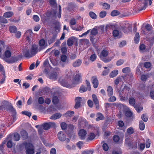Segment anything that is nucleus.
Segmentation results:
<instances>
[{
	"mask_svg": "<svg viewBox=\"0 0 154 154\" xmlns=\"http://www.w3.org/2000/svg\"><path fill=\"white\" fill-rule=\"evenodd\" d=\"M108 54V52L106 50H103L102 51L100 55V59L104 62L107 63L111 61L112 59L114 56L115 54H112L111 56L106 58Z\"/></svg>",
	"mask_w": 154,
	"mask_h": 154,
	"instance_id": "nucleus-1",
	"label": "nucleus"
},
{
	"mask_svg": "<svg viewBox=\"0 0 154 154\" xmlns=\"http://www.w3.org/2000/svg\"><path fill=\"white\" fill-rule=\"evenodd\" d=\"M130 91V89L129 87L125 86L122 91L119 92V96L120 100L123 101L127 100Z\"/></svg>",
	"mask_w": 154,
	"mask_h": 154,
	"instance_id": "nucleus-2",
	"label": "nucleus"
},
{
	"mask_svg": "<svg viewBox=\"0 0 154 154\" xmlns=\"http://www.w3.org/2000/svg\"><path fill=\"white\" fill-rule=\"evenodd\" d=\"M25 147L26 154H33L34 153V149L33 145L30 143L25 142L23 143Z\"/></svg>",
	"mask_w": 154,
	"mask_h": 154,
	"instance_id": "nucleus-3",
	"label": "nucleus"
},
{
	"mask_svg": "<svg viewBox=\"0 0 154 154\" xmlns=\"http://www.w3.org/2000/svg\"><path fill=\"white\" fill-rule=\"evenodd\" d=\"M87 134L86 131L84 129L80 130L79 132V137L81 139L84 140Z\"/></svg>",
	"mask_w": 154,
	"mask_h": 154,
	"instance_id": "nucleus-4",
	"label": "nucleus"
},
{
	"mask_svg": "<svg viewBox=\"0 0 154 154\" xmlns=\"http://www.w3.org/2000/svg\"><path fill=\"white\" fill-rule=\"evenodd\" d=\"M37 46L35 44L32 45L30 48V53L32 56L35 54L37 52Z\"/></svg>",
	"mask_w": 154,
	"mask_h": 154,
	"instance_id": "nucleus-5",
	"label": "nucleus"
},
{
	"mask_svg": "<svg viewBox=\"0 0 154 154\" xmlns=\"http://www.w3.org/2000/svg\"><path fill=\"white\" fill-rule=\"evenodd\" d=\"M91 81L94 88H97L98 85V81L96 76H93L91 78Z\"/></svg>",
	"mask_w": 154,
	"mask_h": 154,
	"instance_id": "nucleus-6",
	"label": "nucleus"
},
{
	"mask_svg": "<svg viewBox=\"0 0 154 154\" xmlns=\"http://www.w3.org/2000/svg\"><path fill=\"white\" fill-rule=\"evenodd\" d=\"M12 50V48L11 47L7 46L5 52V56L7 57H10L11 55Z\"/></svg>",
	"mask_w": 154,
	"mask_h": 154,
	"instance_id": "nucleus-7",
	"label": "nucleus"
},
{
	"mask_svg": "<svg viewBox=\"0 0 154 154\" xmlns=\"http://www.w3.org/2000/svg\"><path fill=\"white\" fill-rule=\"evenodd\" d=\"M23 54L26 57H32L31 53H30L29 49L27 47L23 49Z\"/></svg>",
	"mask_w": 154,
	"mask_h": 154,
	"instance_id": "nucleus-8",
	"label": "nucleus"
},
{
	"mask_svg": "<svg viewBox=\"0 0 154 154\" xmlns=\"http://www.w3.org/2000/svg\"><path fill=\"white\" fill-rule=\"evenodd\" d=\"M39 45L40 47L44 49L48 46V45L45 40L43 39H41L39 42Z\"/></svg>",
	"mask_w": 154,
	"mask_h": 154,
	"instance_id": "nucleus-9",
	"label": "nucleus"
},
{
	"mask_svg": "<svg viewBox=\"0 0 154 154\" xmlns=\"http://www.w3.org/2000/svg\"><path fill=\"white\" fill-rule=\"evenodd\" d=\"M55 124L53 122H49V123H45L42 125L43 128L45 130H47L49 129L51 126H54Z\"/></svg>",
	"mask_w": 154,
	"mask_h": 154,
	"instance_id": "nucleus-10",
	"label": "nucleus"
},
{
	"mask_svg": "<svg viewBox=\"0 0 154 154\" xmlns=\"http://www.w3.org/2000/svg\"><path fill=\"white\" fill-rule=\"evenodd\" d=\"M57 136L59 139L61 141H64L66 139V136L63 132L60 131L58 133Z\"/></svg>",
	"mask_w": 154,
	"mask_h": 154,
	"instance_id": "nucleus-11",
	"label": "nucleus"
},
{
	"mask_svg": "<svg viewBox=\"0 0 154 154\" xmlns=\"http://www.w3.org/2000/svg\"><path fill=\"white\" fill-rule=\"evenodd\" d=\"M93 100L95 105L97 109H99V105L98 99H97V96L95 94H93L92 95Z\"/></svg>",
	"mask_w": 154,
	"mask_h": 154,
	"instance_id": "nucleus-12",
	"label": "nucleus"
},
{
	"mask_svg": "<svg viewBox=\"0 0 154 154\" xmlns=\"http://www.w3.org/2000/svg\"><path fill=\"white\" fill-rule=\"evenodd\" d=\"M82 98L80 97H78L75 98V108L77 109L80 106V103L82 101Z\"/></svg>",
	"mask_w": 154,
	"mask_h": 154,
	"instance_id": "nucleus-13",
	"label": "nucleus"
},
{
	"mask_svg": "<svg viewBox=\"0 0 154 154\" xmlns=\"http://www.w3.org/2000/svg\"><path fill=\"white\" fill-rule=\"evenodd\" d=\"M32 34V32L31 30H28L25 33V35L26 37L27 40L29 41L30 40V38Z\"/></svg>",
	"mask_w": 154,
	"mask_h": 154,
	"instance_id": "nucleus-14",
	"label": "nucleus"
},
{
	"mask_svg": "<svg viewBox=\"0 0 154 154\" xmlns=\"http://www.w3.org/2000/svg\"><path fill=\"white\" fill-rule=\"evenodd\" d=\"M62 115L60 113H57L53 115L50 117V119H57L60 118Z\"/></svg>",
	"mask_w": 154,
	"mask_h": 154,
	"instance_id": "nucleus-15",
	"label": "nucleus"
},
{
	"mask_svg": "<svg viewBox=\"0 0 154 154\" xmlns=\"http://www.w3.org/2000/svg\"><path fill=\"white\" fill-rule=\"evenodd\" d=\"M124 79V77H119L114 81V82L116 85H117L120 82L123 83V80Z\"/></svg>",
	"mask_w": 154,
	"mask_h": 154,
	"instance_id": "nucleus-16",
	"label": "nucleus"
},
{
	"mask_svg": "<svg viewBox=\"0 0 154 154\" xmlns=\"http://www.w3.org/2000/svg\"><path fill=\"white\" fill-rule=\"evenodd\" d=\"M123 137H121L120 138L117 135L114 136L113 137V140L115 142L122 141L123 140Z\"/></svg>",
	"mask_w": 154,
	"mask_h": 154,
	"instance_id": "nucleus-17",
	"label": "nucleus"
},
{
	"mask_svg": "<svg viewBox=\"0 0 154 154\" xmlns=\"http://www.w3.org/2000/svg\"><path fill=\"white\" fill-rule=\"evenodd\" d=\"M98 27L95 26L92 29H90L91 33V35H96L98 33Z\"/></svg>",
	"mask_w": 154,
	"mask_h": 154,
	"instance_id": "nucleus-18",
	"label": "nucleus"
},
{
	"mask_svg": "<svg viewBox=\"0 0 154 154\" xmlns=\"http://www.w3.org/2000/svg\"><path fill=\"white\" fill-rule=\"evenodd\" d=\"M13 14L12 11H8L4 13L3 17L5 18H10L12 17Z\"/></svg>",
	"mask_w": 154,
	"mask_h": 154,
	"instance_id": "nucleus-19",
	"label": "nucleus"
},
{
	"mask_svg": "<svg viewBox=\"0 0 154 154\" xmlns=\"http://www.w3.org/2000/svg\"><path fill=\"white\" fill-rule=\"evenodd\" d=\"M95 137V135L93 133H91L88 136L86 141H88L94 139Z\"/></svg>",
	"mask_w": 154,
	"mask_h": 154,
	"instance_id": "nucleus-20",
	"label": "nucleus"
},
{
	"mask_svg": "<svg viewBox=\"0 0 154 154\" xmlns=\"http://www.w3.org/2000/svg\"><path fill=\"white\" fill-rule=\"evenodd\" d=\"M126 111L125 112V115L128 117H131L132 116V113L130 110L129 109L128 107L126 108Z\"/></svg>",
	"mask_w": 154,
	"mask_h": 154,
	"instance_id": "nucleus-21",
	"label": "nucleus"
},
{
	"mask_svg": "<svg viewBox=\"0 0 154 154\" xmlns=\"http://www.w3.org/2000/svg\"><path fill=\"white\" fill-rule=\"evenodd\" d=\"M107 93L108 95L110 96L112 95L113 94V90L112 87L109 86L107 88Z\"/></svg>",
	"mask_w": 154,
	"mask_h": 154,
	"instance_id": "nucleus-22",
	"label": "nucleus"
},
{
	"mask_svg": "<svg viewBox=\"0 0 154 154\" xmlns=\"http://www.w3.org/2000/svg\"><path fill=\"white\" fill-rule=\"evenodd\" d=\"M118 73V71L117 70H115L110 72L109 76L111 78H113L117 75Z\"/></svg>",
	"mask_w": 154,
	"mask_h": 154,
	"instance_id": "nucleus-23",
	"label": "nucleus"
},
{
	"mask_svg": "<svg viewBox=\"0 0 154 154\" xmlns=\"http://www.w3.org/2000/svg\"><path fill=\"white\" fill-rule=\"evenodd\" d=\"M81 77L82 75L81 74H77L74 78V79L76 82H79L81 80Z\"/></svg>",
	"mask_w": 154,
	"mask_h": 154,
	"instance_id": "nucleus-24",
	"label": "nucleus"
},
{
	"mask_svg": "<svg viewBox=\"0 0 154 154\" xmlns=\"http://www.w3.org/2000/svg\"><path fill=\"white\" fill-rule=\"evenodd\" d=\"M17 58L16 57H12L9 60L7 61V62L9 63H13L17 61Z\"/></svg>",
	"mask_w": 154,
	"mask_h": 154,
	"instance_id": "nucleus-25",
	"label": "nucleus"
},
{
	"mask_svg": "<svg viewBox=\"0 0 154 154\" xmlns=\"http://www.w3.org/2000/svg\"><path fill=\"white\" fill-rule=\"evenodd\" d=\"M81 60H78L73 63V66L74 67H78L81 65Z\"/></svg>",
	"mask_w": 154,
	"mask_h": 154,
	"instance_id": "nucleus-26",
	"label": "nucleus"
},
{
	"mask_svg": "<svg viewBox=\"0 0 154 154\" xmlns=\"http://www.w3.org/2000/svg\"><path fill=\"white\" fill-rule=\"evenodd\" d=\"M74 112L73 111H69L64 114L65 116L68 117L72 116L74 114Z\"/></svg>",
	"mask_w": 154,
	"mask_h": 154,
	"instance_id": "nucleus-27",
	"label": "nucleus"
},
{
	"mask_svg": "<svg viewBox=\"0 0 154 154\" xmlns=\"http://www.w3.org/2000/svg\"><path fill=\"white\" fill-rule=\"evenodd\" d=\"M21 134L22 137L24 139H26L28 137V134L27 132L24 130H23L21 131Z\"/></svg>",
	"mask_w": 154,
	"mask_h": 154,
	"instance_id": "nucleus-28",
	"label": "nucleus"
},
{
	"mask_svg": "<svg viewBox=\"0 0 154 154\" xmlns=\"http://www.w3.org/2000/svg\"><path fill=\"white\" fill-rule=\"evenodd\" d=\"M140 40V35L138 33L136 32L134 38V41L136 43H138Z\"/></svg>",
	"mask_w": 154,
	"mask_h": 154,
	"instance_id": "nucleus-29",
	"label": "nucleus"
},
{
	"mask_svg": "<svg viewBox=\"0 0 154 154\" xmlns=\"http://www.w3.org/2000/svg\"><path fill=\"white\" fill-rule=\"evenodd\" d=\"M134 108L138 112H140L143 109V107L141 106L137 105H135L134 106Z\"/></svg>",
	"mask_w": 154,
	"mask_h": 154,
	"instance_id": "nucleus-30",
	"label": "nucleus"
},
{
	"mask_svg": "<svg viewBox=\"0 0 154 154\" xmlns=\"http://www.w3.org/2000/svg\"><path fill=\"white\" fill-rule=\"evenodd\" d=\"M139 126L140 130H143L145 127L144 123L142 121H140L139 122Z\"/></svg>",
	"mask_w": 154,
	"mask_h": 154,
	"instance_id": "nucleus-31",
	"label": "nucleus"
},
{
	"mask_svg": "<svg viewBox=\"0 0 154 154\" xmlns=\"http://www.w3.org/2000/svg\"><path fill=\"white\" fill-rule=\"evenodd\" d=\"M7 110H8L10 112H12L13 114H16V111L14 109L12 106L11 105H10L8 108V109Z\"/></svg>",
	"mask_w": 154,
	"mask_h": 154,
	"instance_id": "nucleus-32",
	"label": "nucleus"
},
{
	"mask_svg": "<svg viewBox=\"0 0 154 154\" xmlns=\"http://www.w3.org/2000/svg\"><path fill=\"white\" fill-rule=\"evenodd\" d=\"M129 104L132 106H134L135 105V99L133 97H131L129 99Z\"/></svg>",
	"mask_w": 154,
	"mask_h": 154,
	"instance_id": "nucleus-33",
	"label": "nucleus"
},
{
	"mask_svg": "<svg viewBox=\"0 0 154 154\" xmlns=\"http://www.w3.org/2000/svg\"><path fill=\"white\" fill-rule=\"evenodd\" d=\"M20 138V135L17 133H16L14 134L13 139L16 141H18Z\"/></svg>",
	"mask_w": 154,
	"mask_h": 154,
	"instance_id": "nucleus-34",
	"label": "nucleus"
},
{
	"mask_svg": "<svg viewBox=\"0 0 154 154\" xmlns=\"http://www.w3.org/2000/svg\"><path fill=\"white\" fill-rule=\"evenodd\" d=\"M127 132L129 134H132L134 132V129L132 127H130L127 129Z\"/></svg>",
	"mask_w": 154,
	"mask_h": 154,
	"instance_id": "nucleus-35",
	"label": "nucleus"
},
{
	"mask_svg": "<svg viewBox=\"0 0 154 154\" xmlns=\"http://www.w3.org/2000/svg\"><path fill=\"white\" fill-rule=\"evenodd\" d=\"M9 30L11 33H15L17 31V28L14 26H11L9 28Z\"/></svg>",
	"mask_w": 154,
	"mask_h": 154,
	"instance_id": "nucleus-36",
	"label": "nucleus"
},
{
	"mask_svg": "<svg viewBox=\"0 0 154 154\" xmlns=\"http://www.w3.org/2000/svg\"><path fill=\"white\" fill-rule=\"evenodd\" d=\"M89 15L91 18L93 19H96L97 18V16L96 14L93 12L91 11L89 12Z\"/></svg>",
	"mask_w": 154,
	"mask_h": 154,
	"instance_id": "nucleus-37",
	"label": "nucleus"
},
{
	"mask_svg": "<svg viewBox=\"0 0 154 154\" xmlns=\"http://www.w3.org/2000/svg\"><path fill=\"white\" fill-rule=\"evenodd\" d=\"M57 77V75L56 73H52L49 75V78L54 80L56 79Z\"/></svg>",
	"mask_w": 154,
	"mask_h": 154,
	"instance_id": "nucleus-38",
	"label": "nucleus"
},
{
	"mask_svg": "<svg viewBox=\"0 0 154 154\" xmlns=\"http://www.w3.org/2000/svg\"><path fill=\"white\" fill-rule=\"evenodd\" d=\"M104 119L103 116L101 113H98L97 114V117L96 119L97 121H99L100 120H103Z\"/></svg>",
	"mask_w": 154,
	"mask_h": 154,
	"instance_id": "nucleus-39",
	"label": "nucleus"
},
{
	"mask_svg": "<svg viewBox=\"0 0 154 154\" xmlns=\"http://www.w3.org/2000/svg\"><path fill=\"white\" fill-rule=\"evenodd\" d=\"M38 103L39 104H43L44 102V100L43 97H39L38 98Z\"/></svg>",
	"mask_w": 154,
	"mask_h": 154,
	"instance_id": "nucleus-40",
	"label": "nucleus"
},
{
	"mask_svg": "<svg viewBox=\"0 0 154 154\" xmlns=\"http://www.w3.org/2000/svg\"><path fill=\"white\" fill-rule=\"evenodd\" d=\"M97 56L95 54H93L91 55L90 57V60L92 62L94 61L97 58Z\"/></svg>",
	"mask_w": 154,
	"mask_h": 154,
	"instance_id": "nucleus-41",
	"label": "nucleus"
},
{
	"mask_svg": "<svg viewBox=\"0 0 154 154\" xmlns=\"http://www.w3.org/2000/svg\"><path fill=\"white\" fill-rule=\"evenodd\" d=\"M106 14V12L105 11H101L99 14L100 17L101 18H103L105 17Z\"/></svg>",
	"mask_w": 154,
	"mask_h": 154,
	"instance_id": "nucleus-42",
	"label": "nucleus"
},
{
	"mask_svg": "<svg viewBox=\"0 0 154 154\" xmlns=\"http://www.w3.org/2000/svg\"><path fill=\"white\" fill-rule=\"evenodd\" d=\"M59 101L58 97L56 96H54L53 98L52 102L54 104H57Z\"/></svg>",
	"mask_w": 154,
	"mask_h": 154,
	"instance_id": "nucleus-43",
	"label": "nucleus"
},
{
	"mask_svg": "<svg viewBox=\"0 0 154 154\" xmlns=\"http://www.w3.org/2000/svg\"><path fill=\"white\" fill-rule=\"evenodd\" d=\"M130 72V68L128 67L124 68L122 69V72L125 73H127Z\"/></svg>",
	"mask_w": 154,
	"mask_h": 154,
	"instance_id": "nucleus-44",
	"label": "nucleus"
},
{
	"mask_svg": "<svg viewBox=\"0 0 154 154\" xmlns=\"http://www.w3.org/2000/svg\"><path fill=\"white\" fill-rule=\"evenodd\" d=\"M87 90V88H86L84 86L82 85L80 88L79 91L81 93H83L86 91Z\"/></svg>",
	"mask_w": 154,
	"mask_h": 154,
	"instance_id": "nucleus-45",
	"label": "nucleus"
},
{
	"mask_svg": "<svg viewBox=\"0 0 154 154\" xmlns=\"http://www.w3.org/2000/svg\"><path fill=\"white\" fill-rule=\"evenodd\" d=\"M73 44V39L72 38H69L67 41V45L69 46H72Z\"/></svg>",
	"mask_w": 154,
	"mask_h": 154,
	"instance_id": "nucleus-46",
	"label": "nucleus"
},
{
	"mask_svg": "<svg viewBox=\"0 0 154 154\" xmlns=\"http://www.w3.org/2000/svg\"><path fill=\"white\" fill-rule=\"evenodd\" d=\"M112 34L114 37H118L119 35V32L118 30H115L113 31Z\"/></svg>",
	"mask_w": 154,
	"mask_h": 154,
	"instance_id": "nucleus-47",
	"label": "nucleus"
},
{
	"mask_svg": "<svg viewBox=\"0 0 154 154\" xmlns=\"http://www.w3.org/2000/svg\"><path fill=\"white\" fill-rule=\"evenodd\" d=\"M102 147L103 149L105 151H107L109 149L108 146L106 143H103Z\"/></svg>",
	"mask_w": 154,
	"mask_h": 154,
	"instance_id": "nucleus-48",
	"label": "nucleus"
},
{
	"mask_svg": "<svg viewBox=\"0 0 154 154\" xmlns=\"http://www.w3.org/2000/svg\"><path fill=\"white\" fill-rule=\"evenodd\" d=\"M102 5L103 6V8L104 9H108L110 8L109 5L107 3H103L102 4Z\"/></svg>",
	"mask_w": 154,
	"mask_h": 154,
	"instance_id": "nucleus-49",
	"label": "nucleus"
},
{
	"mask_svg": "<svg viewBox=\"0 0 154 154\" xmlns=\"http://www.w3.org/2000/svg\"><path fill=\"white\" fill-rule=\"evenodd\" d=\"M119 14L118 11L116 10L112 11L111 13V15L112 16H115L118 15Z\"/></svg>",
	"mask_w": 154,
	"mask_h": 154,
	"instance_id": "nucleus-50",
	"label": "nucleus"
},
{
	"mask_svg": "<svg viewBox=\"0 0 154 154\" xmlns=\"http://www.w3.org/2000/svg\"><path fill=\"white\" fill-rule=\"evenodd\" d=\"M0 22L2 23H7L8 21L6 19L2 17H0Z\"/></svg>",
	"mask_w": 154,
	"mask_h": 154,
	"instance_id": "nucleus-51",
	"label": "nucleus"
},
{
	"mask_svg": "<svg viewBox=\"0 0 154 154\" xmlns=\"http://www.w3.org/2000/svg\"><path fill=\"white\" fill-rule=\"evenodd\" d=\"M148 77V75H142L141 79L142 81H145Z\"/></svg>",
	"mask_w": 154,
	"mask_h": 154,
	"instance_id": "nucleus-52",
	"label": "nucleus"
},
{
	"mask_svg": "<svg viewBox=\"0 0 154 154\" xmlns=\"http://www.w3.org/2000/svg\"><path fill=\"white\" fill-rule=\"evenodd\" d=\"M124 62V60L122 59H120L118 60L116 63L117 66H120L122 65Z\"/></svg>",
	"mask_w": 154,
	"mask_h": 154,
	"instance_id": "nucleus-53",
	"label": "nucleus"
},
{
	"mask_svg": "<svg viewBox=\"0 0 154 154\" xmlns=\"http://www.w3.org/2000/svg\"><path fill=\"white\" fill-rule=\"evenodd\" d=\"M140 50V52H143L145 48V45L144 44H141L139 47Z\"/></svg>",
	"mask_w": 154,
	"mask_h": 154,
	"instance_id": "nucleus-54",
	"label": "nucleus"
},
{
	"mask_svg": "<svg viewBox=\"0 0 154 154\" xmlns=\"http://www.w3.org/2000/svg\"><path fill=\"white\" fill-rule=\"evenodd\" d=\"M141 119L144 122H146L147 121L148 118L146 115H145L144 114H143L141 116Z\"/></svg>",
	"mask_w": 154,
	"mask_h": 154,
	"instance_id": "nucleus-55",
	"label": "nucleus"
},
{
	"mask_svg": "<svg viewBox=\"0 0 154 154\" xmlns=\"http://www.w3.org/2000/svg\"><path fill=\"white\" fill-rule=\"evenodd\" d=\"M82 44L86 45V46H88L89 44V41L87 39H84L83 40Z\"/></svg>",
	"mask_w": 154,
	"mask_h": 154,
	"instance_id": "nucleus-56",
	"label": "nucleus"
},
{
	"mask_svg": "<svg viewBox=\"0 0 154 154\" xmlns=\"http://www.w3.org/2000/svg\"><path fill=\"white\" fill-rule=\"evenodd\" d=\"M93 152L92 150H87L83 152L82 154H93Z\"/></svg>",
	"mask_w": 154,
	"mask_h": 154,
	"instance_id": "nucleus-57",
	"label": "nucleus"
},
{
	"mask_svg": "<svg viewBox=\"0 0 154 154\" xmlns=\"http://www.w3.org/2000/svg\"><path fill=\"white\" fill-rule=\"evenodd\" d=\"M147 5V4L146 3H145L143 5V6H141V7L139 8V10L140 11H142L145 9Z\"/></svg>",
	"mask_w": 154,
	"mask_h": 154,
	"instance_id": "nucleus-58",
	"label": "nucleus"
},
{
	"mask_svg": "<svg viewBox=\"0 0 154 154\" xmlns=\"http://www.w3.org/2000/svg\"><path fill=\"white\" fill-rule=\"evenodd\" d=\"M60 60L63 62H65L67 60V57L64 55H62L61 57Z\"/></svg>",
	"mask_w": 154,
	"mask_h": 154,
	"instance_id": "nucleus-59",
	"label": "nucleus"
},
{
	"mask_svg": "<svg viewBox=\"0 0 154 154\" xmlns=\"http://www.w3.org/2000/svg\"><path fill=\"white\" fill-rule=\"evenodd\" d=\"M23 114H24L30 117L31 115V113L27 111H23L22 112Z\"/></svg>",
	"mask_w": 154,
	"mask_h": 154,
	"instance_id": "nucleus-60",
	"label": "nucleus"
},
{
	"mask_svg": "<svg viewBox=\"0 0 154 154\" xmlns=\"http://www.w3.org/2000/svg\"><path fill=\"white\" fill-rule=\"evenodd\" d=\"M109 69L104 70L102 72L101 75L103 76H106L109 73Z\"/></svg>",
	"mask_w": 154,
	"mask_h": 154,
	"instance_id": "nucleus-61",
	"label": "nucleus"
},
{
	"mask_svg": "<svg viewBox=\"0 0 154 154\" xmlns=\"http://www.w3.org/2000/svg\"><path fill=\"white\" fill-rule=\"evenodd\" d=\"M33 19L35 22H38L39 20V18L37 15H34L33 16Z\"/></svg>",
	"mask_w": 154,
	"mask_h": 154,
	"instance_id": "nucleus-62",
	"label": "nucleus"
},
{
	"mask_svg": "<svg viewBox=\"0 0 154 154\" xmlns=\"http://www.w3.org/2000/svg\"><path fill=\"white\" fill-rule=\"evenodd\" d=\"M7 146L8 148H11L13 146V144L12 141L11 140L8 141L7 144Z\"/></svg>",
	"mask_w": 154,
	"mask_h": 154,
	"instance_id": "nucleus-63",
	"label": "nucleus"
},
{
	"mask_svg": "<svg viewBox=\"0 0 154 154\" xmlns=\"http://www.w3.org/2000/svg\"><path fill=\"white\" fill-rule=\"evenodd\" d=\"M61 127L63 130H65L66 128L67 125L65 122H62L61 124Z\"/></svg>",
	"mask_w": 154,
	"mask_h": 154,
	"instance_id": "nucleus-64",
	"label": "nucleus"
}]
</instances>
